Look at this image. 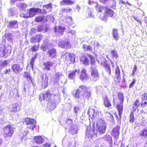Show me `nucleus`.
Listing matches in <instances>:
<instances>
[{"instance_id": "obj_2", "label": "nucleus", "mask_w": 147, "mask_h": 147, "mask_svg": "<svg viewBox=\"0 0 147 147\" xmlns=\"http://www.w3.org/2000/svg\"><path fill=\"white\" fill-rule=\"evenodd\" d=\"M3 135L5 138L11 137L14 132L13 127L10 124L6 125L3 129Z\"/></svg>"}, {"instance_id": "obj_12", "label": "nucleus", "mask_w": 147, "mask_h": 147, "mask_svg": "<svg viewBox=\"0 0 147 147\" xmlns=\"http://www.w3.org/2000/svg\"><path fill=\"white\" fill-rule=\"evenodd\" d=\"M79 79L82 81L87 80L89 79V76L86 73V69L83 68L82 69L79 76Z\"/></svg>"}, {"instance_id": "obj_30", "label": "nucleus", "mask_w": 147, "mask_h": 147, "mask_svg": "<svg viewBox=\"0 0 147 147\" xmlns=\"http://www.w3.org/2000/svg\"><path fill=\"white\" fill-rule=\"evenodd\" d=\"M38 55V53H36L34 56L32 57L30 60V63L32 69L33 68L35 61V59L37 58Z\"/></svg>"}, {"instance_id": "obj_11", "label": "nucleus", "mask_w": 147, "mask_h": 147, "mask_svg": "<svg viewBox=\"0 0 147 147\" xmlns=\"http://www.w3.org/2000/svg\"><path fill=\"white\" fill-rule=\"evenodd\" d=\"M120 126L119 125H117L114 127L112 130L111 135L115 139L118 138L120 134Z\"/></svg>"}, {"instance_id": "obj_21", "label": "nucleus", "mask_w": 147, "mask_h": 147, "mask_svg": "<svg viewBox=\"0 0 147 147\" xmlns=\"http://www.w3.org/2000/svg\"><path fill=\"white\" fill-rule=\"evenodd\" d=\"M112 35L113 38L115 40L117 41L119 39V36L117 29L115 28L113 29L112 31Z\"/></svg>"}, {"instance_id": "obj_13", "label": "nucleus", "mask_w": 147, "mask_h": 147, "mask_svg": "<svg viewBox=\"0 0 147 147\" xmlns=\"http://www.w3.org/2000/svg\"><path fill=\"white\" fill-rule=\"evenodd\" d=\"M43 35L41 34H36L35 36H33L30 39L31 42L32 43L38 42H40L42 39Z\"/></svg>"}, {"instance_id": "obj_29", "label": "nucleus", "mask_w": 147, "mask_h": 147, "mask_svg": "<svg viewBox=\"0 0 147 147\" xmlns=\"http://www.w3.org/2000/svg\"><path fill=\"white\" fill-rule=\"evenodd\" d=\"M18 22L16 20H13L10 21L9 22L8 27L12 28H14V26H15V25H17V26L16 27H18Z\"/></svg>"}, {"instance_id": "obj_57", "label": "nucleus", "mask_w": 147, "mask_h": 147, "mask_svg": "<svg viewBox=\"0 0 147 147\" xmlns=\"http://www.w3.org/2000/svg\"><path fill=\"white\" fill-rule=\"evenodd\" d=\"M86 51H93L92 47L90 45L87 46Z\"/></svg>"}, {"instance_id": "obj_16", "label": "nucleus", "mask_w": 147, "mask_h": 147, "mask_svg": "<svg viewBox=\"0 0 147 147\" xmlns=\"http://www.w3.org/2000/svg\"><path fill=\"white\" fill-rule=\"evenodd\" d=\"M34 140L35 143L37 144H42L44 141V137L40 135L34 137Z\"/></svg>"}, {"instance_id": "obj_31", "label": "nucleus", "mask_w": 147, "mask_h": 147, "mask_svg": "<svg viewBox=\"0 0 147 147\" xmlns=\"http://www.w3.org/2000/svg\"><path fill=\"white\" fill-rule=\"evenodd\" d=\"M139 135L141 137L145 138H147V129H144L142 130Z\"/></svg>"}, {"instance_id": "obj_34", "label": "nucleus", "mask_w": 147, "mask_h": 147, "mask_svg": "<svg viewBox=\"0 0 147 147\" xmlns=\"http://www.w3.org/2000/svg\"><path fill=\"white\" fill-rule=\"evenodd\" d=\"M136 119L134 116V112H131L130 114L129 121L131 123H133L134 122Z\"/></svg>"}, {"instance_id": "obj_43", "label": "nucleus", "mask_w": 147, "mask_h": 147, "mask_svg": "<svg viewBox=\"0 0 147 147\" xmlns=\"http://www.w3.org/2000/svg\"><path fill=\"white\" fill-rule=\"evenodd\" d=\"M137 71V66L136 64L134 65L133 67V68L132 69V72L131 74V75L132 77H134L136 72Z\"/></svg>"}, {"instance_id": "obj_61", "label": "nucleus", "mask_w": 147, "mask_h": 147, "mask_svg": "<svg viewBox=\"0 0 147 147\" xmlns=\"http://www.w3.org/2000/svg\"><path fill=\"white\" fill-rule=\"evenodd\" d=\"M7 61L6 60H5L4 62L2 63L1 65L2 66H6L7 65Z\"/></svg>"}, {"instance_id": "obj_14", "label": "nucleus", "mask_w": 147, "mask_h": 147, "mask_svg": "<svg viewBox=\"0 0 147 147\" xmlns=\"http://www.w3.org/2000/svg\"><path fill=\"white\" fill-rule=\"evenodd\" d=\"M49 15H47L46 16H39L35 17L34 19V21L37 22H46L48 21L47 18Z\"/></svg>"}, {"instance_id": "obj_64", "label": "nucleus", "mask_w": 147, "mask_h": 147, "mask_svg": "<svg viewBox=\"0 0 147 147\" xmlns=\"http://www.w3.org/2000/svg\"><path fill=\"white\" fill-rule=\"evenodd\" d=\"M87 47V45L85 44L83 45L82 48L84 49V51H86Z\"/></svg>"}, {"instance_id": "obj_42", "label": "nucleus", "mask_w": 147, "mask_h": 147, "mask_svg": "<svg viewBox=\"0 0 147 147\" xmlns=\"http://www.w3.org/2000/svg\"><path fill=\"white\" fill-rule=\"evenodd\" d=\"M140 105V103L139 99L138 98H137L134 101L133 104V105L134 107H138Z\"/></svg>"}, {"instance_id": "obj_4", "label": "nucleus", "mask_w": 147, "mask_h": 147, "mask_svg": "<svg viewBox=\"0 0 147 147\" xmlns=\"http://www.w3.org/2000/svg\"><path fill=\"white\" fill-rule=\"evenodd\" d=\"M23 123L27 125H30L27 128L33 130L36 126V121L33 119L26 117L23 119Z\"/></svg>"}, {"instance_id": "obj_53", "label": "nucleus", "mask_w": 147, "mask_h": 147, "mask_svg": "<svg viewBox=\"0 0 147 147\" xmlns=\"http://www.w3.org/2000/svg\"><path fill=\"white\" fill-rule=\"evenodd\" d=\"M141 106L142 107H144L147 106V101H145L144 102L142 101L140 103Z\"/></svg>"}, {"instance_id": "obj_18", "label": "nucleus", "mask_w": 147, "mask_h": 147, "mask_svg": "<svg viewBox=\"0 0 147 147\" xmlns=\"http://www.w3.org/2000/svg\"><path fill=\"white\" fill-rule=\"evenodd\" d=\"M12 70L15 74H17L21 71L22 68H21L19 65L14 64L11 66Z\"/></svg>"}, {"instance_id": "obj_55", "label": "nucleus", "mask_w": 147, "mask_h": 147, "mask_svg": "<svg viewBox=\"0 0 147 147\" xmlns=\"http://www.w3.org/2000/svg\"><path fill=\"white\" fill-rule=\"evenodd\" d=\"M42 146L44 147H50L51 145L50 144L46 142L44 143Z\"/></svg>"}, {"instance_id": "obj_52", "label": "nucleus", "mask_w": 147, "mask_h": 147, "mask_svg": "<svg viewBox=\"0 0 147 147\" xmlns=\"http://www.w3.org/2000/svg\"><path fill=\"white\" fill-rule=\"evenodd\" d=\"M136 80L133 78V80L132 82H131V83L129 85V88H132L134 85V84L136 83Z\"/></svg>"}, {"instance_id": "obj_44", "label": "nucleus", "mask_w": 147, "mask_h": 147, "mask_svg": "<svg viewBox=\"0 0 147 147\" xmlns=\"http://www.w3.org/2000/svg\"><path fill=\"white\" fill-rule=\"evenodd\" d=\"M71 45L70 43L68 41H65L64 43V46L63 48L67 49H69L71 47Z\"/></svg>"}, {"instance_id": "obj_9", "label": "nucleus", "mask_w": 147, "mask_h": 147, "mask_svg": "<svg viewBox=\"0 0 147 147\" xmlns=\"http://www.w3.org/2000/svg\"><path fill=\"white\" fill-rule=\"evenodd\" d=\"M117 99L115 98H114L113 99V102L114 104L117 103V109L118 111L119 115L120 118H121V115L122 114L123 109V102H120L119 103L118 102L116 101Z\"/></svg>"}, {"instance_id": "obj_37", "label": "nucleus", "mask_w": 147, "mask_h": 147, "mask_svg": "<svg viewBox=\"0 0 147 147\" xmlns=\"http://www.w3.org/2000/svg\"><path fill=\"white\" fill-rule=\"evenodd\" d=\"M88 56L89 58L90 59L91 64L92 65H95L96 63V61H95V59L94 57L92 55L90 54H88Z\"/></svg>"}, {"instance_id": "obj_26", "label": "nucleus", "mask_w": 147, "mask_h": 147, "mask_svg": "<svg viewBox=\"0 0 147 147\" xmlns=\"http://www.w3.org/2000/svg\"><path fill=\"white\" fill-rule=\"evenodd\" d=\"M82 98L84 100L88 99L91 96V92L87 91L83 92L82 95Z\"/></svg>"}, {"instance_id": "obj_40", "label": "nucleus", "mask_w": 147, "mask_h": 147, "mask_svg": "<svg viewBox=\"0 0 147 147\" xmlns=\"http://www.w3.org/2000/svg\"><path fill=\"white\" fill-rule=\"evenodd\" d=\"M95 113V111L94 109H89L87 112V114L90 117L92 116L93 117H94V114Z\"/></svg>"}, {"instance_id": "obj_28", "label": "nucleus", "mask_w": 147, "mask_h": 147, "mask_svg": "<svg viewBox=\"0 0 147 147\" xmlns=\"http://www.w3.org/2000/svg\"><path fill=\"white\" fill-rule=\"evenodd\" d=\"M117 97L120 102H123L124 96L122 92H119L117 94Z\"/></svg>"}, {"instance_id": "obj_41", "label": "nucleus", "mask_w": 147, "mask_h": 147, "mask_svg": "<svg viewBox=\"0 0 147 147\" xmlns=\"http://www.w3.org/2000/svg\"><path fill=\"white\" fill-rule=\"evenodd\" d=\"M23 76L24 78H26L28 80L29 79L32 82L30 73L27 72H24Z\"/></svg>"}, {"instance_id": "obj_27", "label": "nucleus", "mask_w": 147, "mask_h": 147, "mask_svg": "<svg viewBox=\"0 0 147 147\" xmlns=\"http://www.w3.org/2000/svg\"><path fill=\"white\" fill-rule=\"evenodd\" d=\"M115 74L117 75V78L119 81L121 79V72L119 66H117L115 70Z\"/></svg>"}, {"instance_id": "obj_10", "label": "nucleus", "mask_w": 147, "mask_h": 147, "mask_svg": "<svg viewBox=\"0 0 147 147\" xmlns=\"http://www.w3.org/2000/svg\"><path fill=\"white\" fill-rule=\"evenodd\" d=\"M91 67V75L92 77V80L95 82L97 81L99 79V74L96 68H93L92 67Z\"/></svg>"}, {"instance_id": "obj_47", "label": "nucleus", "mask_w": 147, "mask_h": 147, "mask_svg": "<svg viewBox=\"0 0 147 147\" xmlns=\"http://www.w3.org/2000/svg\"><path fill=\"white\" fill-rule=\"evenodd\" d=\"M79 89L81 91L85 92L87 91L88 88L84 85H82L80 86L79 87Z\"/></svg>"}, {"instance_id": "obj_36", "label": "nucleus", "mask_w": 147, "mask_h": 147, "mask_svg": "<svg viewBox=\"0 0 147 147\" xmlns=\"http://www.w3.org/2000/svg\"><path fill=\"white\" fill-rule=\"evenodd\" d=\"M5 37L7 38L8 41L11 42H12L13 39L11 37L12 36V34L10 33H5L4 35Z\"/></svg>"}, {"instance_id": "obj_1", "label": "nucleus", "mask_w": 147, "mask_h": 147, "mask_svg": "<svg viewBox=\"0 0 147 147\" xmlns=\"http://www.w3.org/2000/svg\"><path fill=\"white\" fill-rule=\"evenodd\" d=\"M95 3V8L98 12H101L103 10H104L102 15H100V16L102 20L105 21L108 18H113L114 17L115 14L114 11L109 7L101 6L97 2H96Z\"/></svg>"}, {"instance_id": "obj_7", "label": "nucleus", "mask_w": 147, "mask_h": 147, "mask_svg": "<svg viewBox=\"0 0 147 147\" xmlns=\"http://www.w3.org/2000/svg\"><path fill=\"white\" fill-rule=\"evenodd\" d=\"M52 96V94L50 92L49 90H47L44 93L41 94L39 96V99L40 100H45L46 101H49Z\"/></svg>"}, {"instance_id": "obj_58", "label": "nucleus", "mask_w": 147, "mask_h": 147, "mask_svg": "<svg viewBox=\"0 0 147 147\" xmlns=\"http://www.w3.org/2000/svg\"><path fill=\"white\" fill-rule=\"evenodd\" d=\"M105 71L108 73L109 76H110L111 75V67L106 69Z\"/></svg>"}, {"instance_id": "obj_22", "label": "nucleus", "mask_w": 147, "mask_h": 147, "mask_svg": "<svg viewBox=\"0 0 147 147\" xmlns=\"http://www.w3.org/2000/svg\"><path fill=\"white\" fill-rule=\"evenodd\" d=\"M65 29V27L61 26H59L58 28L57 26H55L54 27L55 32L57 33V34H62L64 32Z\"/></svg>"}, {"instance_id": "obj_50", "label": "nucleus", "mask_w": 147, "mask_h": 147, "mask_svg": "<svg viewBox=\"0 0 147 147\" xmlns=\"http://www.w3.org/2000/svg\"><path fill=\"white\" fill-rule=\"evenodd\" d=\"M111 5H110V7L115 9L116 6V1L115 0H112L111 2Z\"/></svg>"}, {"instance_id": "obj_3", "label": "nucleus", "mask_w": 147, "mask_h": 147, "mask_svg": "<svg viewBox=\"0 0 147 147\" xmlns=\"http://www.w3.org/2000/svg\"><path fill=\"white\" fill-rule=\"evenodd\" d=\"M97 131L101 134H103L105 132L106 125L104 121L102 119H99L96 123Z\"/></svg>"}, {"instance_id": "obj_51", "label": "nucleus", "mask_w": 147, "mask_h": 147, "mask_svg": "<svg viewBox=\"0 0 147 147\" xmlns=\"http://www.w3.org/2000/svg\"><path fill=\"white\" fill-rule=\"evenodd\" d=\"M48 48L47 45H45L44 44H42L41 46V49L44 51H46Z\"/></svg>"}, {"instance_id": "obj_6", "label": "nucleus", "mask_w": 147, "mask_h": 147, "mask_svg": "<svg viewBox=\"0 0 147 147\" xmlns=\"http://www.w3.org/2000/svg\"><path fill=\"white\" fill-rule=\"evenodd\" d=\"M42 11V9L39 8H31L28 11L29 15L24 14L23 16V17L25 18L32 17L35 15L37 13H41Z\"/></svg>"}, {"instance_id": "obj_56", "label": "nucleus", "mask_w": 147, "mask_h": 147, "mask_svg": "<svg viewBox=\"0 0 147 147\" xmlns=\"http://www.w3.org/2000/svg\"><path fill=\"white\" fill-rule=\"evenodd\" d=\"M104 67L105 68V69L109 68L110 67V65L108 64L107 62H105L104 65Z\"/></svg>"}, {"instance_id": "obj_25", "label": "nucleus", "mask_w": 147, "mask_h": 147, "mask_svg": "<svg viewBox=\"0 0 147 147\" xmlns=\"http://www.w3.org/2000/svg\"><path fill=\"white\" fill-rule=\"evenodd\" d=\"M53 63L49 61H47L46 63H44L43 64L45 66L44 69L49 71L50 70V67L53 66Z\"/></svg>"}, {"instance_id": "obj_23", "label": "nucleus", "mask_w": 147, "mask_h": 147, "mask_svg": "<svg viewBox=\"0 0 147 147\" xmlns=\"http://www.w3.org/2000/svg\"><path fill=\"white\" fill-rule=\"evenodd\" d=\"M74 3V1L71 0H62L60 2V4L61 5H71Z\"/></svg>"}, {"instance_id": "obj_5", "label": "nucleus", "mask_w": 147, "mask_h": 147, "mask_svg": "<svg viewBox=\"0 0 147 147\" xmlns=\"http://www.w3.org/2000/svg\"><path fill=\"white\" fill-rule=\"evenodd\" d=\"M49 78L46 74L45 76L43 74L41 76V80L39 83V84L41 89H43L47 88L49 85Z\"/></svg>"}, {"instance_id": "obj_17", "label": "nucleus", "mask_w": 147, "mask_h": 147, "mask_svg": "<svg viewBox=\"0 0 147 147\" xmlns=\"http://www.w3.org/2000/svg\"><path fill=\"white\" fill-rule=\"evenodd\" d=\"M47 53L49 56L52 59L55 58L57 56V50L54 48L49 49Z\"/></svg>"}, {"instance_id": "obj_46", "label": "nucleus", "mask_w": 147, "mask_h": 147, "mask_svg": "<svg viewBox=\"0 0 147 147\" xmlns=\"http://www.w3.org/2000/svg\"><path fill=\"white\" fill-rule=\"evenodd\" d=\"M18 92L17 90H12L10 93L11 96L13 97H16L18 95Z\"/></svg>"}, {"instance_id": "obj_32", "label": "nucleus", "mask_w": 147, "mask_h": 147, "mask_svg": "<svg viewBox=\"0 0 147 147\" xmlns=\"http://www.w3.org/2000/svg\"><path fill=\"white\" fill-rule=\"evenodd\" d=\"M111 53L112 55V57L113 59L115 58L117 59L119 57V55L117 53V51L115 49L112 50Z\"/></svg>"}, {"instance_id": "obj_33", "label": "nucleus", "mask_w": 147, "mask_h": 147, "mask_svg": "<svg viewBox=\"0 0 147 147\" xmlns=\"http://www.w3.org/2000/svg\"><path fill=\"white\" fill-rule=\"evenodd\" d=\"M62 12L63 13H65L66 14L71 13L72 10V8L68 7L67 8H64L62 9Z\"/></svg>"}, {"instance_id": "obj_19", "label": "nucleus", "mask_w": 147, "mask_h": 147, "mask_svg": "<svg viewBox=\"0 0 147 147\" xmlns=\"http://www.w3.org/2000/svg\"><path fill=\"white\" fill-rule=\"evenodd\" d=\"M21 105L19 103H16L13 105V107L11 110V112H16L20 111L21 109Z\"/></svg>"}, {"instance_id": "obj_38", "label": "nucleus", "mask_w": 147, "mask_h": 147, "mask_svg": "<svg viewBox=\"0 0 147 147\" xmlns=\"http://www.w3.org/2000/svg\"><path fill=\"white\" fill-rule=\"evenodd\" d=\"M81 92L79 89L76 90V92L73 94V96L76 98L79 99L80 98Z\"/></svg>"}, {"instance_id": "obj_54", "label": "nucleus", "mask_w": 147, "mask_h": 147, "mask_svg": "<svg viewBox=\"0 0 147 147\" xmlns=\"http://www.w3.org/2000/svg\"><path fill=\"white\" fill-rule=\"evenodd\" d=\"M65 41L61 40L59 42L58 45L62 48H63L64 46Z\"/></svg>"}, {"instance_id": "obj_49", "label": "nucleus", "mask_w": 147, "mask_h": 147, "mask_svg": "<svg viewBox=\"0 0 147 147\" xmlns=\"http://www.w3.org/2000/svg\"><path fill=\"white\" fill-rule=\"evenodd\" d=\"M61 72H56L55 74V79L57 80H59L60 78V77L62 75Z\"/></svg>"}, {"instance_id": "obj_45", "label": "nucleus", "mask_w": 147, "mask_h": 147, "mask_svg": "<svg viewBox=\"0 0 147 147\" xmlns=\"http://www.w3.org/2000/svg\"><path fill=\"white\" fill-rule=\"evenodd\" d=\"M43 7H45L47 9H50L51 10L52 9V4L51 3L47 4H45L43 5Z\"/></svg>"}, {"instance_id": "obj_62", "label": "nucleus", "mask_w": 147, "mask_h": 147, "mask_svg": "<svg viewBox=\"0 0 147 147\" xmlns=\"http://www.w3.org/2000/svg\"><path fill=\"white\" fill-rule=\"evenodd\" d=\"M42 28L41 26H38L37 28V31L38 32H40L42 31Z\"/></svg>"}, {"instance_id": "obj_59", "label": "nucleus", "mask_w": 147, "mask_h": 147, "mask_svg": "<svg viewBox=\"0 0 147 147\" xmlns=\"http://www.w3.org/2000/svg\"><path fill=\"white\" fill-rule=\"evenodd\" d=\"M37 31V29L34 28H32L31 30V32L32 34L35 33Z\"/></svg>"}, {"instance_id": "obj_20", "label": "nucleus", "mask_w": 147, "mask_h": 147, "mask_svg": "<svg viewBox=\"0 0 147 147\" xmlns=\"http://www.w3.org/2000/svg\"><path fill=\"white\" fill-rule=\"evenodd\" d=\"M80 62L85 65H89V59L85 55H83L80 58Z\"/></svg>"}, {"instance_id": "obj_63", "label": "nucleus", "mask_w": 147, "mask_h": 147, "mask_svg": "<svg viewBox=\"0 0 147 147\" xmlns=\"http://www.w3.org/2000/svg\"><path fill=\"white\" fill-rule=\"evenodd\" d=\"M11 69L10 68H9L8 69H6L4 74H9L11 72Z\"/></svg>"}, {"instance_id": "obj_35", "label": "nucleus", "mask_w": 147, "mask_h": 147, "mask_svg": "<svg viewBox=\"0 0 147 147\" xmlns=\"http://www.w3.org/2000/svg\"><path fill=\"white\" fill-rule=\"evenodd\" d=\"M20 140L21 141H25L27 139L26 134H24L23 133H21L19 136Z\"/></svg>"}, {"instance_id": "obj_60", "label": "nucleus", "mask_w": 147, "mask_h": 147, "mask_svg": "<svg viewBox=\"0 0 147 147\" xmlns=\"http://www.w3.org/2000/svg\"><path fill=\"white\" fill-rule=\"evenodd\" d=\"M134 19L138 22H139L141 25H142V21L140 19L138 18L137 17H134Z\"/></svg>"}, {"instance_id": "obj_39", "label": "nucleus", "mask_w": 147, "mask_h": 147, "mask_svg": "<svg viewBox=\"0 0 147 147\" xmlns=\"http://www.w3.org/2000/svg\"><path fill=\"white\" fill-rule=\"evenodd\" d=\"M39 46V44L34 45L31 47L30 49L32 52H36L38 50Z\"/></svg>"}, {"instance_id": "obj_15", "label": "nucleus", "mask_w": 147, "mask_h": 147, "mask_svg": "<svg viewBox=\"0 0 147 147\" xmlns=\"http://www.w3.org/2000/svg\"><path fill=\"white\" fill-rule=\"evenodd\" d=\"M102 99L103 100V104L105 107L109 108L112 106L111 101L107 95L103 97Z\"/></svg>"}, {"instance_id": "obj_8", "label": "nucleus", "mask_w": 147, "mask_h": 147, "mask_svg": "<svg viewBox=\"0 0 147 147\" xmlns=\"http://www.w3.org/2000/svg\"><path fill=\"white\" fill-rule=\"evenodd\" d=\"M73 54L66 52L63 54L62 57L63 58L70 63H74L75 62V58Z\"/></svg>"}, {"instance_id": "obj_48", "label": "nucleus", "mask_w": 147, "mask_h": 147, "mask_svg": "<svg viewBox=\"0 0 147 147\" xmlns=\"http://www.w3.org/2000/svg\"><path fill=\"white\" fill-rule=\"evenodd\" d=\"M141 98L142 101L147 100V93L144 92L141 95Z\"/></svg>"}, {"instance_id": "obj_24", "label": "nucleus", "mask_w": 147, "mask_h": 147, "mask_svg": "<svg viewBox=\"0 0 147 147\" xmlns=\"http://www.w3.org/2000/svg\"><path fill=\"white\" fill-rule=\"evenodd\" d=\"M77 72V70L76 69L70 72L68 74V77L69 78L70 80H74L76 76V73Z\"/></svg>"}]
</instances>
